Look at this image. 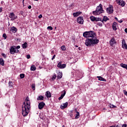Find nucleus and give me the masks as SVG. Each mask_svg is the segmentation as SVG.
Listing matches in <instances>:
<instances>
[{"label":"nucleus","mask_w":127,"mask_h":127,"mask_svg":"<svg viewBox=\"0 0 127 127\" xmlns=\"http://www.w3.org/2000/svg\"><path fill=\"white\" fill-rule=\"evenodd\" d=\"M63 74L62 73V72L61 71H59L58 73V75H57V78L59 79V80H60L61 78H62Z\"/></svg>","instance_id":"nucleus-18"},{"label":"nucleus","mask_w":127,"mask_h":127,"mask_svg":"<svg viewBox=\"0 0 127 127\" xmlns=\"http://www.w3.org/2000/svg\"><path fill=\"white\" fill-rule=\"evenodd\" d=\"M57 67L60 69H64L66 68V64H62V62H60L58 64Z\"/></svg>","instance_id":"nucleus-9"},{"label":"nucleus","mask_w":127,"mask_h":127,"mask_svg":"<svg viewBox=\"0 0 127 127\" xmlns=\"http://www.w3.org/2000/svg\"><path fill=\"white\" fill-rule=\"evenodd\" d=\"M61 49L63 51H65V50H66V48L65 47V46H62L61 47Z\"/></svg>","instance_id":"nucleus-32"},{"label":"nucleus","mask_w":127,"mask_h":127,"mask_svg":"<svg viewBox=\"0 0 127 127\" xmlns=\"http://www.w3.org/2000/svg\"><path fill=\"white\" fill-rule=\"evenodd\" d=\"M101 19L99 18H96L95 21H100Z\"/></svg>","instance_id":"nucleus-39"},{"label":"nucleus","mask_w":127,"mask_h":127,"mask_svg":"<svg viewBox=\"0 0 127 127\" xmlns=\"http://www.w3.org/2000/svg\"><path fill=\"white\" fill-rule=\"evenodd\" d=\"M24 77H25L24 74L22 73L20 74V77L21 78V79H23Z\"/></svg>","instance_id":"nucleus-33"},{"label":"nucleus","mask_w":127,"mask_h":127,"mask_svg":"<svg viewBox=\"0 0 127 127\" xmlns=\"http://www.w3.org/2000/svg\"><path fill=\"white\" fill-rule=\"evenodd\" d=\"M0 65H1L2 66L4 65V61H3L2 58H0Z\"/></svg>","instance_id":"nucleus-22"},{"label":"nucleus","mask_w":127,"mask_h":127,"mask_svg":"<svg viewBox=\"0 0 127 127\" xmlns=\"http://www.w3.org/2000/svg\"><path fill=\"white\" fill-rule=\"evenodd\" d=\"M23 13H24V11H21L20 12V14H21V15L23 16Z\"/></svg>","instance_id":"nucleus-40"},{"label":"nucleus","mask_w":127,"mask_h":127,"mask_svg":"<svg viewBox=\"0 0 127 127\" xmlns=\"http://www.w3.org/2000/svg\"><path fill=\"white\" fill-rule=\"evenodd\" d=\"M19 48H20V46H17L16 47V49L18 50V49H19Z\"/></svg>","instance_id":"nucleus-48"},{"label":"nucleus","mask_w":127,"mask_h":127,"mask_svg":"<svg viewBox=\"0 0 127 127\" xmlns=\"http://www.w3.org/2000/svg\"><path fill=\"white\" fill-rule=\"evenodd\" d=\"M117 25H118V24L117 23V22H114L113 23L112 28H113V30H114L115 31H117V29H118L117 28Z\"/></svg>","instance_id":"nucleus-15"},{"label":"nucleus","mask_w":127,"mask_h":127,"mask_svg":"<svg viewBox=\"0 0 127 127\" xmlns=\"http://www.w3.org/2000/svg\"><path fill=\"white\" fill-rule=\"evenodd\" d=\"M9 17L10 18L11 20H15V19H16V18H17V16H16L13 12L10 13Z\"/></svg>","instance_id":"nucleus-8"},{"label":"nucleus","mask_w":127,"mask_h":127,"mask_svg":"<svg viewBox=\"0 0 127 127\" xmlns=\"http://www.w3.org/2000/svg\"><path fill=\"white\" fill-rule=\"evenodd\" d=\"M47 29H49L50 30H53V28H52V27H51V26H48L47 27Z\"/></svg>","instance_id":"nucleus-37"},{"label":"nucleus","mask_w":127,"mask_h":127,"mask_svg":"<svg viewBox=\"0 0 127 127\" xmlns=\"http://www.w3.org/2000/svg\"><path fill=\"white\" fill-rule=\"evenodd\" d=\"M68 107V102H65V103L63 104V105L61 106V109L62 110H64Z\"/></svg>","instance_id":"nucleus-12"},{"label":"nucleus","mask_w":127,"mask_h":127,"mask_svg":"<svg viewBox=\"0 0 127 127\" xmlns=\"http://www.w3.org/2000/svg\"><path fill=\"white\" fill-rule=\"evenodd\" d=\"M90 19H91V21H95L96 17H95L94 16H91V17H90Z\"/></svg>","instance_id":"nucleus-31"},{"label":"nucleus","mask_w":127,"mask_h":127,"mask_svg":"<svg viewBox=\"0 0 127 127\" xmlns=\"http://www.w3.org/2000/svg\"><path fill=\"white\" fill-rule=\"evenodd\" d=\"M28 8H29V9H30V8H31V5H29V6H28Z\"/></svg>","instance_id":"nucleus-52"},{"label":"nucleus","mask_w":127,"mask_h":127,"mask_svg":"<svg viewBox=\"0 0 127 127\" xmlns=\"http://www.w3.org/2000/svg\"><path fill=\"white\" fill-rule=\"evenodd\" d=\"M2 56H3L4 58H6V55L4 54H2Z\"/></svg>","instance_id":"nucleus-42"},{"label":"nucleus","mask_w":127,"mask_h":127,"mask_svg":"<svg viewBox=\"0 0 127 127\" xmlns=\"http://www.w3.org/2000/svg\"><path fill=\"white\" fill-rule=\"evenodd\" d=\"M115 18L116 20H117V21H118V20H119V19H118V18L117 17H115Z\"/></svg>","instance_id":"nucleus-51"},{"label":"nucleus","mask_w":127,"mask_h":127,"mask_svg":"<svg viewBox=\"0 0 127 127\" xmlns=\"http://www.w3.org/2000/svg\"><path fill=\"white\" fill-rule=\"evenodd\" d=\"M37 101H41L44 100V97L43 96H39L37 98Z\"/></svg>","instance_id":"nucleus-21"},{"label":"nucleus","mask_w":127,"mask_h":127,"mask_svg":"<svg viewBox=\"0 0 127 127\" xmlns=\"http://www.w3.org/2000/svg\"><path fill=\"white\" fill-rule=\"evenodd\" d=\"M45 106V103L43 102H42L39 103L38 108L39 110H42V109L44 108Z\"/></svg>","instance_id":"nucleus-11"},{"label":"nucleus","mask_w":127,"mask_h":127,"mask_svg":"<svg viewBox=\"0 0 127 127\" xmlns=\"http://www.w3.org/2000/svg\"><path fill=\"white\" fill-rule=\"evenodd\" d=\"M55 57H56V55L53 56V58H52V60H54V59H55Z\"/></svg>","instance_id":"nucleus-43"},{"label":"nucleus","mask_w":127,"mask_h":127,"mask_svg":"<svg viewBox=\"0 0 127 127\" xmlns=\"http://www.w3.org/2000/svg\"><path fill=\"white\" fill-rule=\"evenodd\" d=\"M10 54H14V53H18V50L15 46H13L10 49Z\"/></svg>","instance_id":"nucleus-5"},{"label":"nucleus","mask_w":127,"mask_h":127,"mask_svg":"<svg viewBox=\"0 0 127 127\" xmlns=\"http://www.w3.org/2000/svg\"><path fill=\"white\" fill-rule=\"evenodd\" d=\"M30 105L29 97H27L22 106V114L23 117H26L28 115L29 111H30Z\"/></svg>","instance_id":"nucleus-1"},{"label":"nucleus","mask_w":127,"mask_h":127,"mask_svg":"<svg viewBox=\"0 0 127 127\" xmlns=\"http://www.w3.org/2000/svg\"><path fill=\"white\" fill-rule=\"evenodd\" d=\"M39 18H42V15L40 14V15H39Z\"/></svg>","instance_id":"nucleus-46"},{"label":"nucleus","mask_w":127,"mask_h":127,"mask_svg":"<svg viewBox=\"0 0 127 127\" xmlns=\"http://www.w3.org/2000/svg\"><path fill=\"white\" fill-rule=\"evenodd\" d=\"M97 78H98V80L99 81H103L104 82H106V79L103 77H102V76H97Z\"/></svg>","instance_id":"nucleus-23"},{"label":"nucleus","mask_w":127,"mask_h":127,"mask_svg":"<svg viewBox=\"0 0 127 127\" xmlns=\"http://www.w3.org/2000/svg\"><path fill=\"white\" fill-rule=\"evenodd\" d=\"M110 44L111 46H113L114 44H116V39L115 38H112L110 41Z\"/></svg>","instance_id":"nucleus-13"},{"label":"nucleus","mask_w":127,"mask_h":127,"mask_svg":"<svg viewBox=\"0 0 127 127\" xmlns=\"http://www.w3.org/2000/svg\"><path fill=\"white\" fill-rule=\"evenodd\" d=\"M79 50H80V48H79Z\"/></svg>","instance_id":"nucleus-58"},{"label":"nucleus","mask_w":127,"mask_h":127,"mask_svg":"<svg viewBox=\"0 0 127 127\" xmlns=\"http://www.w3.org/2000/svg\"><path fill=\"white\" fill-rule=\"evenodd\" d=\"M99 43V40L94 38H88L85 41V45L90 47L93 45V44H98Z\"/></svg>","instance_id":"nucleus-2"},{"label":"nucleus","mask_w":127,"mask_h":127,"mask_svg":"<svg viewBox=\"0 0 127 127\" xmlns=\"http://www.w3.org/2000/svg\"><path fill=\"white\" fill-rule=\"evenodd\" d=\"M109 107L110 108V109H114L115 108H117L116 106L112 104L109 105Z\"/></svg>","instance_id":"nucleus-28"},{"label":"nucleus","mask_w":127,"mask_h":127,"mask_svg":"<svg viewBox=\"0 0 127 127\" xmlns=\"http://www.w3.org/2000/svg\"><path fill=\"white\" fill-rule=\"evenodd\" d=\"M30 70L31 71H35L36 70V67H35V65H31Z\"/></svg>","instance_id":"nucleus-25"},{"label":"nucleus","mask_w":127,"mask_h":127,"mask_svg":"<svg viewBox=\"0 0 127 127\" xmlns=\"http://www.w3.org/2000/svg\"><path fill=\"white\" fill-rule=\"evenodd\" d=\"M125 32H126V33H127V28H126V29H125Z\"/></svg>","instance_id":"nucleus-50"},{"label":"nucleus","mask_w":127,"mask_h":127,"mask_svg":"<svg viewBox=\"0 0 127 127\" xmlns=\"http://www.w3.org/2000/svg\"><path fill=\"white\" fill-rule=\"evenodd\" d=\"M116 1L119 5H121V6L124 7L126 5V2L123 0H116Z\"/></svg>","instance_id":"nucleus-6"},{"label":"nucleus","mask_w":127,"mask_h":127,"mask_svg":"<svg viewBox=\"0 0 127 127\" xmlns=\"http://www.w3.org/2000/svg\"><path fill=\"white\" fill-rule=\"evenodd\" d=\"M77 22L79 24H84V18L82 16H79L77 19Z\"/></svg>","instance_id":"nucleus-7"},{"label":"nucleus","mask_w":127,"mask_h":127,"mask_svg":"<svg viewBox=\"0 0 127 127\" xmlns=\"http://www.w3.org/2000/svg\"><path fill=\"white\" fill-rule=\"evenodd\" d=\"M118 22H119V23H122V22H123V20H118Z\"/></svg>","instance_id":"nucleus-45"},{"label":"nucleus","mask_w":127,"mask_h":127,"mask_svg":"<svg viewBox=\"0 0 127 127\" xmlns=\"http://www.w3.org/2000/svg\"><path fill=\"white\" fill-rule=\"evenodd\" d=\"M27 59H30V55H27L26 56Z\"/></svg>","instance_id":"nucleus-41"},{"label":"nucleus","mask_w":127,"mask_h":127,"mask_svg":"<svg viewBox=\"0 0 127 127\" xmlns=\"http://www.w3.org/2000/svg\"><path fill=\"white\" fill-rule=\"evenodd\" d=\"M2 11V8L1 7H0V12H1Z\"/></svg>","instance_id":"nucleus-49"},{"label":"nucleus","mask_w":127,"mask_h":127,"mask_svg":"<svg viewBox=\"0 0 127 127\" xmlns=\"http://www.w3.org/2000/svg\"><path fill=\"white\" fill-rule=\"evenodd\" d=\"M107 20H109V18L106 16H104L102 21V22H104V21H107Z\"/></svg>","instance_id":"nucleus-27"},{"label":"nucleus","mask_w":127,"mask_h":127,"mask_svg":"<svg viewBox=\"0 0 127 127\" xmlns=\"http://www.w3.org/2000/svg\"><path fill=\"white\" fill-rule=\"evenodd\" d=\"M104 11L103 9V6L102 4H100L99 6H97L95 11L93 12V14L94 15H100L101 13H104Z\"/></svg>","instance_id":"nucleus-3"},{"label":"nucleus","mask_w":127,"mask_h":127,"mask_svg":"<svg viewBox=\"0 0 127 127\" xmlns=\"http://www.w3.org/2000/svg\"><path fill=\"white\" fill-rule=\"evenodd\" d=\"M76 46V47H78V46Z\"/></svg>","instance_id":"nucleus-57"},{"label":"nucleus","mask_w":127,"mask_h":127,"mask_svg":"<svg viewBox=\"0 0 127 127\" xmlns=\"http://www.w3.org/2000/svg\"><path fill=\"white\" fill-rule=\"evenodd\" d=\"M97 25H98V26L102 27L103 26V24L102 23V22H98L97 23Z\"/></svg>","instance_id":"nucleus-35"},{"label":"nucleus","mask_w":127,"mask_h":127,"mask_svg":"<svg viewBox=\"0 0 127 127\" xmlns=\"http://www.w3.org/2000/svg\"><path fill=\"white\" fill-rule=\"evenodd\" d=\"M32 88L33 89V90L34 91V90H35V85L34 84H33L32 85Z\"/></svg>","instance_id":"nucleus-36"},{"label":"nucleus","mask_w":127,"mask_h":127,"mask_svg":"<svg viewBox=\"0 0 127 127\" xmlns=\"http://www.w3.org/2000/svg\"><path fill=\"white\" fill-rule=\"evenodd\" d=\"M122 127H127V124L123 125Z\"/></svg>","instance_id":"nucleus-47"},{"label":"nucleus","mask_w":127,"mask_h":127,"mask_svg":"<svg viewBox=\"0 0 127 127\" xmlns=\"http://www.w3.org/2000/svg\"><path fill=\"white\" fill-rule=\"evenodd\" d=\"M54 53V52H53V51H52V52H51V53Z\"/></svg>","instance_id":"nucleus-54"},{"label":"nucleus","mask_w":127,"mask_h":127,"mask_svg":"<svg viewBox=\"0 0 127 127\" xmlns=\"http://www.w3.org/2000/svg\"><path fill=\"white\" fill-rule=\"evenodd\" d=\"M9 87H13V83L12 81H9L8 82Z\"/></svg>","instance_id":"nucleus-29"},{"label":"nucleus","mask_w":127,"mask_h":127,"mask_svg":"<svg viewBox=\"0 0 127 127\" xmlns=\"http://www.w3.org/2000/svg\"><path fill=\"white\" fill-rule=\"evenodd\" d=\"M63 92L64 93L63 94H62L61 95V97H60L59 98V101H60V100H62V99L63 98H64V96H65V95H66V91L65 90H64Z\"/></svg>","instance_id":"nucleus-19"},{"label":"nucleus","mask_w":127,"mask_h":127,"mask_svg":"<svg viewBox=\"0 0 127 127\" xmlns=\"http://www.w3.org/2000/svg\"><path fill=\"white\" fill-rule=\"evenodd\" d=\"M79 117H80V113L78 112H76V115L75 116V119H79Z\"/></svg>","instance_id":"nucleus-30"},{"label":"nucleus","mask_w":127,"mask_h":127,"mask_svg":"<svg viewBox=\"0 0 127 127\" xmlns=\"http://www.w3.org/2000/svg\"><path fill=\"white\" fill-rule=\"evenodd\" d=\"M55 79H56V74H54L52 77V80H55Z\"/></svg>","instance_id":"nucleus-34"},{"label":"nucleus","mask_w":127,"mask_h":127,"mask_svg":"<svg viewBox=\"0 0 127 127\" xmlns=\"http://www.w3.org/2000/svg\"><path fill=\"white\" fill-rule=\"evenodd\" d=\"M5 106L7 107V108H10L9 103L6 104Z\"/></svg>","instance_id":"nucleus-44"},{"label":"nucleus","mask_w":127,"mask_h":127,"mask_svg":"<svg viewBox=\"0 0 127 127\" xmlns=\"http://www.w3.org/2000/svg\"><path fill=\"white\" fill-rule=\"evenodd\" d=\"M10 31H11L13 33H15V32H16V31H17V29L16 28V27L13 26V27H11Z\"/></svg>","instance_id":"nucleus-17"},{"label":"nucleus","mask_w":127,"mask_h":127,"mask_svg":"<svg viewBox=\"0 0 127 127\" xmlns=\"http://www.w3.org/2000/svg\"><path fill=\"white\" fill-rule=\"evenodd\" d=\"M83 36L84 37H85L86 38H94V39H97V37H96V34L94 33L93 31H86L83 33Z\"/></svg>","instance_id":"nucleus-4"},{"label":"nucleus","mask_w":127,"mask_h":127,"mask_svg":"<svg viewBox=\"0 0 127 127\" xmlns=\"http://www.w3.org/2000/svg\"><path fill=\"white\" fill-rule=\"evenodd\" d=\"M106 10L108 13H113V12H114V7L113 5H110L109 7L107 8Z\"/></svg>","instance_id":"nucleus-10"},{"label":"nucleus","mask_w":127,"mask_h":127,"mask_svg":"<svg viewBox=\"0 0 127 127\" xmlns=\"http://www.w3.org/2000/svg\"><path fill=\"white\" fill-rule=\"evenodd\" d=\"M122 48L127 49V45L126 43V41L125 40H122Z\"/></svg>","instance_id":"nucleus-14"},{"label":"nucleus","mask_w":127,"mask_h":127,"mask_svg":"<svg viewBox=\"0 0 127 127\" xmlns=\"http://www.w3.org/2000/svg\"><path fill=\"white\" fill-rule=\"evenodd\" d=\"M2 37L4 38V39H6L7 36L6 34H3Z\"/></svg>","instance_id":"nucleus-38"},{"label":"nucleus","mask_w":127,"mask_h":127,"mask_svg":"<svg viewBox=\"0 0 127 127\" xmlns=\"http://www.w3.org/2000/svg\"><path fill=\"white\" fill-rule=\"evenodd\" d=\"M65 127V126H63V127Z\"/></svg>","instance_id":"nucleus-56"},{"label":"nucleus","mask_w":127,"mask_h":127,"mask_svg":"<svg viewBox=\"0 0 127 127\" xmlns=\"http://www.w3.org/2000/svg\"><path fill=\"white\" fill-rule=\"evenodd\" d=\"M24 0H23V1H22L23 3V2H24Z\"/></svg>","instance_id":"nucleus-53"},{"label":"nucleus","mask_w":127,"mask_h":127,"mask_svg":"<svg viewBox=\"0 0 127 127\" xmlns=\"http://www.w3.org/2000/svg\"><path fill=\"white\" fill-rule=\"evenodd\" d=\"M22 48L23 49H26V48H27V43L25 42L23 45H22Z\"/></svg>","instance_id":"nucleus-26"},{"label":"nucleus","mask_w":127,"mask_h":127,"mask_svg":"<svg viewBox=\"0 0 127 127\" xmlns=\"http://www.w3.org/2000/svg\"><path fill=\"white\" fill-rule=\"evenodd\" d=\"M120 66L122 67V68H124L125 69H126V70H127V64H121Z\"/></svg>","instance_id":"nucleus-24"},{"label":"nucleus","mask_w":127,"mask_h":127,"mask_svg":"<svg viewBox=\"0 0 127 127\" xmlns=\"http://www.w3.org/2000/svg\"><path fill=\"white\" fill-rule=\"evenodd\" d=\"M45 95L46 96L47 98H51V93H50V91H47Z\"/></svg>","instance_id":"nucleus-20"},{"label":"nucleus","mask_w":127,"mask_h":127,"mask_svg":"<svg viewBox=\"0 0 127 127\" xmlns=\"http://www.w3.org/2000/svg\"><path fill=\"white\" fill-rule=\"evenodd\" d=\"M34 0L37 1V0Z\"/></svg>","instance_id":"nucleus-55"},{"label":"nucleus","mask_w":127,"mask_h":127,"mask_svg":"<svg viewBox=\"0 0 127 127\" xmlns=\"http://www.w3.org/2000/svg\"><path fill=\"white\" fill-rule=\"evenodd\" d=\"M82 14V12L78 11V12L73 13V15L74 17H77L79 16V15H80V14Z\"/></svg>","instance_id":"nucleus-16"}]
</instances>
